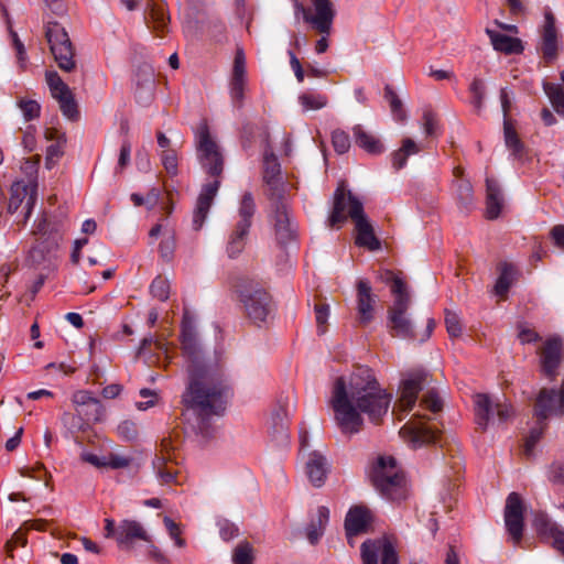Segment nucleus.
<instances>
[{"label": "nucleus", "mask_w": 564, "mask_h": 564, "mask_svg": "<svg viewBox=\"0 0 564 564\" xmlns=\"http://www.w3.org/2000/svg\"><path fill=\"white\" fill-rule=\"evenodd\" d=\"M180 341L188 375L183 403L205 415L223 413L232 395L230 382L221 364L207 356L195 318L187 310L183 313Z\"/></svg>", "instance_id": "1"}, {"label": "nucleus", "mask_w": 564, "mask_h": 564, "mask_svg": "<svg viewBox=\"0 0 564 564\" xmlns=\"http://www.w3.org/2000/svg\"><path fill=\"white\" fill-rule=\"evenodd\" d=\"M392 394L382 389L372 370L358 367L348 379L338 377L333 384L329 404L343 434H356L364 425L362 414L379 422L387 414Z\"/></svg>", "instance_id": "2"}, {"label": "nucleus", "mask_w": 564, "mask_h": 564, "mask_svg": "<svg viewBox=\"0 0 564 564\" xmlns=\"http://www.w3.org/2000/svg\"><path fill=\"white\" fill-rule=\"evenodd\" d=\"M197 156L203 170L210 176L216 177L214 181L206 183L198 195L196 207L193 215V227L199 230L208 215L212 203L217 195L220 186L218 177L224 170V158L218 144L212 139L206 122H202L196 130Z\"/></svg>", "instance_id": "3"}, {"label": "nucleus", "mask_w": 564, "mask_h": 564, "mask_svg": "<svg viewBox=\"0 0 564 564\" xmlns=\"http://www.w3.org/2000/svg\"><path fill=\"white\" fill-rule=\"evenodd\" d=\"M347 217L355 221L357 237L356 243L369 250H378L380 241L373 234L372 226L364 214V206L350 192L346 195L344 188L338 187L334 194L333 210L328 218L330 227L340 226Z\"/></svg>", "instance_id": "4"}, {"label": "nucleus", "mask_w": 564, "mask_h": 564, "mask_svg": "<svg viewBox=\"0 0 564 564\" xmlns=\"http://www.w3.org/2000/svg\"><path fill=\"white\" fill-rule=\"evenodd\" d=\"M369 478L376 490L389 501L399 502L409 496L404 473L392 456H378L372 463Z\"/></svg>", "instance_id": "5"}, {"label": "nucleus", "mask_w": 564, "mask_h": 564, "mask_svg": "<svg viewBox=\"0 0 564 564\" xmlns=\"http://www.w3.org/2000/svg\"><path fill=\"white\" fill-rule=\"evenodd\" d=\"M382 279L386 283L391 284V292L394 296L393 304L388 310V324L392 335L401 338H413V324L406 314L411 305L406 284L391 271H387Z\"/></svg>", "instance_id": "6"}, {"label": "nucleus", "mask_w": 564, "mask_h": 564, "mask_svg": "<svg viewBox=\"0 0 564 564\" xmlns=\"http://www.w3.org/2000/svg\"><path fill=\"white\" fill-rule=\"evenodd\" d=\"M45 36L59 69L73 72L76 68L75 52L65 28L55 21L47 22Z\"/></svg>", "instance_id": "7"}, {"label": "nucleus", "mask_w": 564, "mask_h": 564, "mask_svg": "<svg viewBox=\"0 0 564 564\" xmlns=\"http://www.w3.org/2000/svg\"><path fill=\"white\" fill-rule=\"evenodd\" d=\"M475 422L482 431L496 421L503 424L513 415L512 406L498 399L492 400L489 394L477 393L474 397Z\"/></svg>", "instance_id": "8"}, {"label": "nucleus", "mask_w": 564, "mask_h": 564, "mask_svg": "<svg viewBox=\"0 0 564 564\" xmlns=\"http://www.w3.org/2000/svg\"><path fill=\"white\" fill-rule=\"evenodd\" d=\"M254 213L256 203L253 196L251 193L247 192L240 200L238 209L239 220L228 238L226 252L229 258H236L242 252Z\"/></svg>", "instance_id": "9"}, {"label": "nucleus", "mask_w": 564, "mask_h": 564, "mask_svg": "<svg viewBox=\"0 0 564 564\" xmlns=\"http://www.w3.org/2000/svg\"><path fill=\"white\" fill-rule=\"evenodd\" d=\"M312 9L304 7L294 0V15L303 17L306 23L322 34L329 35L336 15L334 4L330 0H312Z\"/></svg>", "instance_id": "10"}, {"label": "nucleus", "mask_w": 564, "mask_h": 564, "mask_svg": "<svg viewBox=\"0 0 564 564\" xmlns=\"http://www.w3.org/2000/svg\"><path fill=\"white\" fill-rule=\"evenodd\" d=\"M240 301L248 318L256 325L265 323L273 311L270 294L258 286L245 288L240 291Z\"/></svg>", "instance_id": "11"}, {"label": "nucleus", "mask_w": 564, "mask_h": 564, "mask_svg": "<svg viewBox=\"0 0 564 564\" xmlns=\"http://www.w3.org/2000/svg\"><path fill=\"white\" fill-rule=\"evenodd\" d=\"M37 197V185L35 183L26 184L24 181L13 182L10 186V198L7 206V213L12 215L22 207L23 221L30 218Z\"/></svg>", "instance_id": "12"}, {"label": "nucleus", "mask_w": 564, "mask_h": 564, "mask_svg": "<svg viewBox=\"0 0 564 564\" xmlns=\"http://www.w3.org/2000/svg\"><path fill=\"white\" fill-rule=\"evenodd\" d=\"M540 370L542 375L554 380L558 375V368L563 357V339L558 335H552L545 339L538 351Z\"/></svg>", "instance_id": "13"}, {"label": "nucleus", "mask_w": 564, "mask_h": 564, "mask_svg": "<svg viewBox=\"0 0 564 564\" xmlns=\"http://www.w3.org/2000/svg\"><path fill=\"white\" fill-rule=\"evenodd\" d=\"M45 79L52 97L58 101L62 113L69 120H77V102L69 87L56 72H46Z\"/></svg>", "instance_id": "14"}, {"label": "nucleus", "mask_w": 564, "mask_h": 564, "mask_svg": "<svg viewBox=\"0 0 564 564\" xmlns=\"http://www.w3.org/2000/svg\"><path fill=\"white\" fill-rule=\"evenodd\" d=\"M524 505L519 494L511 492L506 499L503 519L508 534L514 544L520 543L524 528Z\"/></svg>", "instance_id": "15"}, {"label": "nucleus", "mask_w": 564, "mask_h": 564, "mask_svg": "<svg viewBox=\"0 0 564 564\" xmlns=\"http://www.w3.org/2000/svg\"><path fill=\"white\" fill-rule=\"evenodd\" d=\"M543 18V24L540 28L539 50L545 61L552 62L558 56L560 34L556 28V19L550 8L544 9Z\"/></svg>", "instance_id": "16"}, {"label": "nucleus", "mask_w": 564, "mask_h": 564, "mask_svg": "<svg viewBox=\"0 0 564 564\" xmlns=\"http://www.w3.org/2000/svg\"><path fill=\"white\" fill-rule=\"evenodd\" d=\"M272 223L279 243L286 245L296 238V225L291 218L289 205L280 194L273 202Z\"/></svg>", "instance_id": "17"}, {"label": "nucleus", "mask_w": 564, "mask_h": 564, "mask_svg": "<svg viewBox=\"0 0 564 564\" xmlns=\"http://www.w3.org/2000/svg\"><path fill=\"white\" fill-rule=\"evenodd\" d=\"M427 377V372L420 369L409 372L402 380L400 386V395L397 402V406L401 412L408 413L412 410L416 403L417 394L423 389Z\"/></svg>", "instance_id": "18"}, {"label": "nucleus", "mask_w": 564, "mask_h": 564, "mask_svg": "<svg viewBox=\"0 0 564 564\" xmlns=\"http://www.w3.org/2000/svg\"><path fill=\"white\" fill-rule=\"evenodd\" d=\"M362 564H398V555L394 546L387 539L367 540L360 547Z\"/></svg>", "instance_id": "19"}, {"label": "nucleus", "mask_w": 564, "mask_h": 564, "mask_svg": "<svg viewBox=\"0 0 564 564\" xmlns=\"http://www.w3.org/2000/svg\"><path fill=\"white\" fill-rule=\"evenodd\" d=\"M564 414V393L562 390L543 389L538 395L535 403V416L539 420H546L552 415Z\"/></svg>", "instance_id": "20"}, {"label": "nucleus", "mask_w": 564, "mask_h": 564, "mask_svg": "<svg viewBox=\"0 0 564 564\" xmlns=\"http://www.w3.org/2000/svg\"><path fill=\"white\" fill-rule=\"evenodd\" d=\"M400 435L413 448L436 442V432L421 421L420 417L412 419L400 430Z\"/></svg>", "instance_id": "21"}, {"label": "nucleus", "mask_w": 564, "mask_h": 564, "mask_svg": "<svg viewBox=\"0 0 564 564\" xmlns=\"http://www.w3.org/2000/svg\"><path fill=\"white\" fill-rule=\"evenodd\" d=\"M134 96L137 101L147 106L151 102L154 96L155 77L154 69L149 64L140 65L133 75Z\"/></svg>", "instance_id": "22"}, {"label": "nucleus", "mask_w": 564, "mask_h": 564, "mask_svg": "<svg viewBox=\"0 0 564 564\" xmlns=\"http://www.w3.org/2000/svg\"><path fill=\"white\" fill-rule=\"evenodd\" d=\"M247 84L246 56L242 48H238L234 59L229 83L230 97L237 107L242 106Z\"/></svg>", "instance_id": "23"}, {"label": "nucleus", "mask_w": 564, "mask_h": 564, "mask_svg": "<svg viewBox=\"0 0 564 564\" xmlns=\"http://www.w3.org/2000/svg\"><path fill=\"white\" fill-rule=\"evenodd\" d=\"M371 522L370 511L365 507H352L346 514L345 530L348 542L352 545V539L365 533Z\"/></svg>", "instance_id": "24"}, {"label": "nucleus", "mask_w": 564, "mask_h": 564, "mask_svg": "<svg viewBox=\"0 0 564 564\" xmlns=\"http://www.w3.org/2000/svg\"><path fill=\"white\" fill-rule=\"evenodd\" d=\"M375 303L376 296L371 292L369 282L359 280L357 283V311L361 324L366 325L372 321Z\"/></svg>", "instance_id": "25"}, {"label": "nucleus", "mask_w": 564, "mask_h": 564, "mask_svg": "<svg viewBox=\"0 0 564 564\" xmlns=\"http://www.w3.org/2000/svg\"><path fill=\"white\" fill-rule=\"evenodd\" d=\"M118 545L121 547H128L135 541L149 542L150 536L148 535L143 525L135 521L124 519L119 522Z\"/></svg>", "instance_id": "26"}, {"label": "nucleus", "mask_w": 564, "mask_h": 564, "mask_svg": "<svg viewBox=\"0 0 564 564\" xmlns=\"http://www.w3.org/2000/svg\"><path fill=\"white\" fill-rule=\"evenodd\" d=\"M503 206V195L499 184L492 180L486 178V217L496 219L499 217Z\"/></svg>", "instance_id": "27"}, {"label": "nucleus", "mask_w": 564, "mask_h": 564, "mask_svg": "<svg viewBox=\"0 0 564 564\" xmlns=\"http://www.w3.org/2000/svg\"><path fill=\"white\" fill-rule=\"evenodd\" d=\"M327 471L326 458L316 452L312 453L306 462V474L310 481L315 487H321L325 482Z\"/></svg>", "instance_id": "28"}, {"label": "nucleus", "mask_w": 564, "mask_h": 564, "mask_svg": "<svg viewBox=\"0 0 564 564\" xmlns=\"http://www.w3.org/2000/svg\"><path fill=\"white\" fill-rule=\"evenodd\" d=\"M352 134L356 144L369 154H380L384 151L381 141L372 133L365 130L361 124H356L352 128Z\"/></svg>", "instance_id": "29"}, {"label": "nucleus", "mask_w": 564, "mask_h": 564, "mask_svg": "<svg viewBox=\"0 0 564 564\" xmlns=\"http://www.w3.org/2000/svg\"><path fill=\"white\" fill-rule=\"evenodd\" d=\"M486 33L490 39L491 45L498 52L512 54L519 53L522 50L521 42L519 39L512 37L510 35L491 29H486Z\"/></svg>", "instance_id": "30"}, {"label": "nucleus", "mask_w": 564, "mask_h": 564, "mask_svg": "<svg viewBox=\"0 0 564 564\" xmlns=\"http://www.w3.org/2000/svg\"><path fill=\"white\" fill-rule=\"evenodd\" d=\"M264 174L263 180L273 191L272 196H279L281 194L280 187V164L273 153H264ZM278 197H275L276 199Z\"/></svg>", "instance_id": "31"}, {"label": "nucleus", "mask_w": 564, "mask_h": 564, "mask_svg": "<svg viewBox=\"0 0 564 564\" xmlns=\"http://www.w3.org/2000/svg\"><path fill=\"white\" fill-rule=\"evenodd\" d=\"M144 19L148 26L156 32L164 33L169 29L170 17L163 2H154Z\"/></svg>", "instance_id": "32"}, {"label": "nucleus", "mask_w": 564, "mask_h": 564, "mask_svg": "<svg viewBox=\"0 0 564 564\" xmlns=\"http://www.w3.org/2000/svg\"><path fill=\"white\" fill-rule=\"evenodd\" d=\"M517 275L518 271L512 263L501 262L499 264V276L495 284V293L505 296L517 280Z\"/></svg>", "instance_id": "33"}, {"label": "nucleus", "mask_w": 564, "mask_h": 564, "mask_svg": "<svg viewBox=\"0 0 564 564\" xmlns=\"http://www.w3.org/2000/svg\"><path fill=\"white\" fill-rule=\"evenodd\" d=\"M503 135L506 147L511 152V156L516 160H522L524 145L508 120L503 122Z\"/></svg>", "instance_id": "34"}, {"label": "nucleus", "mask_w": 564, "mask_h": 564, "mask_svg": "<svg viewBox=\"0 0 564 564\" xmlns=\"http://www.w3.org/2000/svg\"><path fill=\"white\" fill-rule=\"evenodd\" d=\"M543 90L557 115L564 116V88L561 84L543 82Z\"/></svg>", "instance_id": "35"}, {"label": "nucleus", "mask_w": 564, "mask_h": 564, "mask_svg": "<svg viewBox=\"0 0 564 564\" xmlns=\"http://www.w3.org/2000/svg\"><path fill=\"white\" fill-rule=\"evenodd\" d=\"M419 145L410 138L402 141V147L392 153V165L395 170L405 166L409 155L419 153Z\"/></svg>", "instance_id": "36"}, {"label": "nucleus", "mask_w": 564, "mask_h": 564, "mask_svg": "<svg viewBox=\"0 0 564 564\" xmlns=\"http://www.w3.org/2000/svg\"><path fill=\"white\" fill-rule=\"evenodd\" d=\"M72 402L77 413L78 409L91 408V413L89 412V414L97 415L100 409V401L87 390L76 391L72 397Z\"/></svg>", "instance_id": "37"}, {"label": "nucleus", "mask_w": 564, "mask_h": 564, "mask_svg": "<svg viewBox=\"0 0 564 564\" xmlns=\"http://www.w3.org/2000/svg\"><path fill=\"white\" fill-rule=\"evenodd\" d=\"M299 102L305 111L319 110L327 106L328 98L321 93L306 91L299 96Z\"/></svg>", "instance_id": "38"}, {"label": "nucleus", "mask_w": 564, "mask_h": 564, "mask_svg": "<svg viewBox=\"0 0 564 564\" xmlns=\"http://www.w3.org/2000/svg\"><path fill=\"white\" fill-rule=\"evenodd\" d=\"M533 527L538 534L542 538H551L560 528L554 523L546 513L538 512L534 516Z\"/></svg>", "instance_id": "39"}, {"label": "nucleus", "mask_w": 564, "mask_h": 564, "mask_svg": "<svg viewBox=\"0 0 564 564\" xmlns=\"http://www.w3.org/2000/svg\"><path fill=\"white\" fill-rule=\"evenodd\" d=\"M455 191L458 204L463 208L469 209L474 203L473 186L470 182L464 178H459L455 184Z\"/></svg>", "instance_id": "40"}, {"label": "nucleus", "mask_w": 564, "mask_h": 564, "mask_svg": "<svg viewBox=\"0 0 564 564\" xmlns=\"http://www.w3.org/2000/svg\"><path fill=\"white\" fill-rule=\"evenodd\" d=\"M152 466L156 477L162 485H167L175 481L177 473L166 466L164 457L156 456L152 460Z\"/></svg>", "instance_id": "41"}, {"label": "nucleus", "mask_w": 564, "mask_h": 564, "mask_svg": "<svg viewBox=\"0 0 564 564\" xmlns=\"http://www.w3.org/2000/svg\"><path fill=\"white\" fill-rule=\"evenodd\" d=\"M546 427L545 420H539L536 419V424L533 426L530 431L529 436L525 438L524 446H523V453L528 457L533 455L534 447L539 443L540 438L543 435V432Z\"/></svg>", "instance_id": "42"}, {"label": "nucleus", "mask_w": 564, "mask_h": 564, "mask_svg": "<svg viewBox=\"0 0 564 564\" xmlns=\"http://www.w3.org/2000/svg\"><path fill=\"white\" fill-rule=\"evenodd\" d=\"M384 98L389 101L393 118L397 121H404L406 113L403 109L402 101L390 86L384 88Z\"/></svg>", "instance_id": "43"}, {"label": "nucleus", "mask_w": 564, "mask_h": 564, "mask_svg": "<svg viewBox=\"0 0 564 564\" xmlns=\"http://www.w3.org/2000/svg\"><path fill=\"white\" fill-rule=\"evenodd\" d=\"M17 106L21 110L25 121H32L41 115V105L36 100L20 98L17 101Z\"/></svg>", "instance_id": "44"}, {"label": "nucleus", "mask_w": 564, "mask_h": 564, "mask_svg": "<svg viewBox=\"0 0 564 564\" xmlns=\"http://www.w3.org/2000/svg\"><path fill=\"white\" fill-rule=\"evenodd\" d=\"M289 420L282 409L272 414V430L273 434L283 440L288 438Z\"/></svg>", "instance_id": "45"}, {"label": "nucleus", "mask_w": 564, "mask_h": 564, "mask_svg": "<svg viewBox=\"0 0 564 564\" xmlns=\"http://www.w3.org/2000/svg\"><path fill=\"white\" fill-rule=\"evenodd\" d=\"M471 94V104L479 112L484 107L486 87L485 83L480 78H474L469 86Z\"/></svg>", "instance_id": "46"}, {"label": "nucleus", "mask_w": 564, "mask_h": 564, "mask_svg": "<svg viewBox=\"0 0 564 564\" xmlns=\"http://www.w3.org/2000/svg\"><path fill=\"white\" fill-rule=\"evenodd\" d=\"M234 564H253V549L250 543H239L232 553Z\"/></svg>", "instance_id": "47"}, {"label": "nucleus", "mask_w": 564, "mask_h": 564, "mask_svg": "<svg viewBox=\"0 0 564 564\" xmlns=\"http://www.w3.org/2000/svg\"><path fill=\"white\" fill-rule=\"evenodd\" d=\"M63 424L72 432L84 431L88 422L79 413L64 412L61 416Z\"/></svg>", "instance_id": "48"}, {"label": "nucleus", "mask_w": 564, "mask_h": 564, "mask_svg": "<svg viewBox=\"0 0 564 564\" xmlns=\"http://www.w3.org/2000/svg\"><path fill=\"white\" fill-rule=\"evenodd\" d=\"M150 292L153 295V297L160 301L167 300L170 294L169 281L161 276H156L150 285Z\"/></svg>", "instance_id": "49"}, {"label": "nucleus", "mask_w": 564, "mask_h": 564, "mask_svg": "<svg viewBox=\"0 0 564 564\" xmlns=\"http://www.w3.org/2000/svg\"><path fill=\"white\" fill-rule=\"evenodd\" d=\"M332 143H333L335 151L338 154H344V153L348 152V150L350 148L349 134L347 132H345L344 130L337 129V130L333 131V133H332Z\"/></svg>", "instance_id": "50"}, {"label": "nucleus", "mask_w": 564, "mask_h": 564, "mask_svg": "<svg viewBox=\"0 0 564 564\" xmlns=\"http://www.w3.org/2000/svg\"><path fill=\"white\" fill-rule=\"evenodd\" d=\"M176 240L174 234L166 235L159 246V252L163 260L171 261L174 257Z\"/></svg>", "instance_id": "51"}, {"label": "nucleus", "mask_w": 564, "mask_h": 564, "mask_svg": "<svg viewBox=\"0 0 564 564\" xmlns=\"http://www.w3.org/2000/svg\"><path fill=\"white\" fill-rule=\"evenodd\" d=\"M423 130L426 137H434L438 131L436 115L431 109H425L422 116Z\"/></svg>", "instance_id": "52"}, {"label": "nucleus", "mask_w": 564, "mask_h": 564, "mask_svg": "<svg viewBox=\"0 0 564 564\" xmlns=\"http://www.w3.org/2000/svg\"><path fill=\"white\" fill-rule=\"evenodd\" d=\"M314 311L317 324V334L322 336L326 332L325 325L329 317V305L325 303L316 304Z\"/></svg>", "instance_id": "53"}, {"label": "nucleus", "mask_w": 564, "mask_h": 564, "mask_svg": "<svg viewBox=\"0 0 564 564\" xmlns=\"http://www.w3.org/2000/svg\"><path fill=\"white\" fill-rule=\"evenodd\" d=\"M446 330L451 337H458L462 334V325L458 315L449 310L445 311Z\"/></svg>", "instance_id": "54"}, {"label": "nucleus", "mask_w": 564, "mask_h": 564, "mask_svg": "<svg viewBox=\"0 0 564 564\" xmlns=\"http://www.w3.org/2000/svg\"><path fill=\"white\" fill-rule=\"evenodd\" d=\"M162 164L171 176H175L178 172L177 154L175 150H165L161 154Z\"/></svg>", "instance_id": "55"}, {"label": "nucleus", "mask_w": 564, "mask_h": 564, "mask_svg": "<svg viewBox=\"0 0 564 564\" xmlns=\"http://www.w3.org/2000/svg\"><path fill=\"white\" fill-rule=\"evenodd\" d=\"M117 432L126 441H133L138 437V426L129 420L121 422L117 427Z\"/></svg>", "instance_id": "56"}, {"label": "nucleus", "mask_w": 564, "mask_h": 564, "mask_svg": "<svg viewBox=\"0 0 564 564\" xmlns=\"http://www.w3.org/2000/svg\"><path fill=\"white\" fill-rule=\"evenodd\" d=\"M442 405V400L434 390L427 391L421 402V406L430 410L433 413L441 411Z\"/></svg>", "instance_id": "57"}, {"label": "nucleus", "mask_w": 564, "mask_h": 564, "mask_svg": "<svg viewBox=\"0 0 564 564\" xmlns=\"http://www.w3.org/2000/svg\"><path fill=\"white\" fill-rule=\"evenodd\" d=\"M66 138L64 134L59 135L55 143H52L46 149V161L58 160L64 153V145Z\"/></svg>", "instance_id": "58"}, {"label": "nucleus", "mask_w": 564, "mask_h": 564, "mask_svg": "<svg viewBox=\"0 0 564 564\" xmlns=\"http://www.w3.org/2000/svg\"><path fill=\"white\" fill-rule=\"evenodd\" d=\"M131 462V457L118 454H110L109 456L106 457V467H110L112 469L127 468L130 466Z\"/></svg>", "instance_id": "59"}, {"label": "nucleus", "mask_w": 564, "mask_h": 564, "mask_svg": "<svg viewBox=\"0 0 564 564\" xmlns=\"http://www.w3.org/2000/svg\"><path fill=\"white\" fill-rule=\"evenodd\" d=\"M164 524H165V528H166L171 539L174 540L175 545L177 547H183L185 545V541L180 536L181 535V531H180L178 524L175 523L169 517L164 518Z\"/></svg>", "instance_id": "60"}, {"label": "nucleus", "mask_w": 564, "mask_h": 564, "mask_svg": "<svg viewBox=\"0 0 564 564\" xmlns=\"http://www.w3.org/2000/svg\"><path fill=\"white\" fill-rule=\"evenodd\" d=\"M218 527H219L220 536L224 541L231 540L238 533L237 527L227 520L219 521Z\"/></svg>", "instance_id": "61"}, {"label": "nucleus", "mask_w": 564, "mask_h": 564, "mask_svg": "<svg viewBox=\"0 0 564 564\" xmlns=\"http://www.w3.org/2000/svg\"><path fill=\"white\" fill-rule=\"evenodd\" d=\"M519 339L522 344H531L540 340L541 337L534 329L521 325L519 327Z\"/></svg>", "instance_id": "62"}, {"label": "nucleus", "mask_w": 564, "mask_h": 564, "mask_svg": "<svg viewBox=\"0 0 564 564\" xmlns=\"http://www.w3.org/2000/svg\"><path fill=\"white\" fill-rule=\"evenodd\" d=\"M131 144L128 140L122 142L120 154L118 159V170H123L130 162Z\"/></svg>", "instance_id": "63"}, {"label": "nucleus", "mask_w": 564, "mask_h": 564, "mask_svg": "<svg viewBox=\"0 0 564 564\" xmlns=\"http://www.w3.org/2000/svg\"><path fill=\"white\" fill-rule=\"evenodd\" d=\"M22 144L28 152H32L35 149L36 140H35V128L29 126L23 133Z\"/></svg>", "instance_id": "64"}]
</instances>
